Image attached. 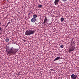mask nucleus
<instances>
[{"mask_svg":"<svg viewBox=\"0 0 79 79\" xmlns=\"http://www.w3.org/2000/svg\"><path fill=\"white\" fill-rule=\"evenodd\" d=\"M6 52H8V55H11L15 54L17 52L16 49H15L13 47L10 48L9 51H8L9 50V47H6Z\"/></svg>","mask_w":79,"mask_h":79,"instance_id":"nucleus-1","label":"nucleus"},{"mask_svg":"<svg viewBox=\"0 0 79 79\" xmlns=\"http://www.w3.org/2000/svg\"><path fill=\"white\" fill-rule=\"evenodd\" d=\"M35 32V31L34 30L32 29L31 30H27L25 32V35H31L32 34H34Z\"/></svg>","mask_w":79,"mask_h":79,"instance_id":"nucleus-2","label":"nucleus"},{"mask_svg":"<svg viewBox=\"0 0 79 79\" xmlns=\"http://www.w3.org/2000/svg\"><path fill=\"white\" fill-rule=\"evenodd\" d=\"M44 25H48V23L47 21V19L45 18L43 23Z\"/></svg>","mask_w":79,"mask_h":79,"instance_id":"nucleus-3","label":"nucleus"},{"mask_svg":"<svg viewBox=\"0 0 79 79\" xmlns=\"http://www.w3.org/2000/svg\"><path fill=\"white\" fill-rule=\"evenodd\" d=\"M74 46H72V47H71V48L69 49V52H73L74 50Z\"/></svg>","mask_w":79,"mask_h":79,"instance_id":"nucleus-4","label":"nucleus"},{"mask_svg":"<svg viewBox=\"0 0 79 79\" xmlns=\"http://www.w3.org/2000/svg\"><path fill=\"white\" fill-rule=\"evenodd\" d=\"M77 75H75L74 74H73L71 75V77L72 79H76L77 77Z\"/></svg>","mask_w":79,"mask_h":79,"instance_id":"nucleus-5","label":"nucleus"},{"mask_svg":"<svg viewBox=\"0 0 79 79\" xmlns=\"http://www.w3.org/2000/svg\"><path fill=\"white\" fill-rule=\"evenodd\" d=\"M35 21H36V19L33 17L31 19V22L32 23H35Z\"/></svg>","mask_w":79,"mask_h":79,"instance_id":"nucleus-6","label":"nucleus"},{"mask_svg":"<svg viewBox=\"0 0 79 79\" xmlns=\"http://www.w3.org/2000/svg\"><path fill=\"white\" fill-rule=\"evenodd\" d=\"M58 2H59V0H55L54 3L55 5H56L58 4Z\"/></svg>","mask_w":79,"mask_h":79,"instance_id":"nucleus-7","label":"nucleus"},{"mask_svg":"<svg viewBox=\"0 0 79 79\" xmlns=\"http://www.w3.org/2000/svg\"><path fill=\"white\" fill-rule=\"evenodd\" d=\"M33 17L34 18L36 19V18H37V14H34V15H32Z\"/></svg>","mask_w":79,"mask_h":79,"instance_id":"nucleus-8","label":"nucleus"},{"mask_svg":"<svg viewBox=\"0 0 79 79\" xmlns=\"http://www.w3.org/2000/svg\"><path fill=\"white\" fill-rule=\"evenodd\" d=\"M60 58V57H57L54 60V61H56V60H59V59Z\"/></svg>","mask_w":79,"mask_h":79,"instance_id":"nucleus-9","label":"nucleus"},{"mask_svg":"<svg viewBox=\"0 0 79 79\" xmlns=\"http://www.w3.org/2000/svg\"><path fill=\"white\" fill-rule=\"evenodd\" d=\"M5 41L6 42H9L10 41V39L8 38H6L5 40Z\"/></svg>","mask_w":79,"mask_h":79,"instance_id":"nucleus-10","label":"nucleus"},{"mask_svg":"<svg viewBox=\"0 0 79 79\" xmlns=\"http://www.w3.org/2000/svg\"><path fill=\"white\" fill-rule=\"evenodd\" d=\"M42 5H40L38 6V8H42Z\"/></svg>","mask_w":79,"mask_h":79,"instance_id":"nucleus-11","label":"nucleus"},{"mask_svg":"<svg viewBox=\"0 0 79 79\" xmlns=\"http://www.w3.org/2000/svg\"><path fill=\"white\" fill-rule=\"evenodd\" d=\"M60 20L61 21V22H63V21L64 20V18H61Z\"/></svg>","mask_w":79,"mask_h":79,"instance_id":"nucleus-12","label":"nucleus"},{"mask_svg":"<svg viewBox=\"0 0 79 79\" xmlns=\"http://www.w3.org/2000/svg\"><path fill=\"white\" fill-rule=\"evenodd\" d=\"M60 48H63L64 47V45L63 44H61L60 46Z\"/></svg>","mask_w":79,"mask_h":79,"instance_id":"nucleus-13","label":"nucleus"},{"mask_svg":"<svg viewBox=\"0 0 79 79\" xmlns=\"http://www.w3.org/2000/svg\"><path fill=\"white\" fill-rule=\"evenodd\" d=\"M2 29L1 28V27H0V34H2Z\"/></svg>","mask_w":79,"mask_h":79,"instance_id":"nucleus-14","label":"nucleus"},{"mask_svg":"<svg viewBox=\"0 0 79 79\" xmlns=\"http://www.w3.org/2000/svg\"><path fill=\"white\" fill-rule=\"evenodd\" d=\"M66 1H67V0H62V1L63 2H66Z\"/></svg>","mask_w":79,"mask_h":79,"instance_id":"nucleus-15","label":"nucleus"},{"mask_svg":"<svg viewBox=\"0 0 79 79\" xmlns=\"http://www.w3.org/2000/svg\"><path fill=\"white\" fill-rule=\"evenodd\" d=\"M10 23V22L8 23H7V25H8V24H9Z\"/></svg>","mask_w":79,"mask_h":79,"instance_id":"nucleus-16","label":"nucleus"},{"mask_svg":"<svg viewBox=\"0 0 79 79\" xmlns=\"http://www.w3.org/2000/svg\"><path fill=\"white\" fill-rule=\"evenodd\" d=\"M35 23V24L36 25H37V23Z\"/></svg>","mask_w":79,"mask_h":79,"instance_id":"nucleus-17","label":"nucleus"},{"mask_svg":"<svg viewBox=\"0 0 79 79\" xmlns=\"http://www.w3.org/2000/svg\"><path fill=\"white\" fill-rule=\"evenodd\" d=\"M8 26V25H7L6 26V27Z\"/></svg>","mask_w":79,"mask_h":79,"instance_id":"nucleus-18","label":"nucleus"},{"mask_svg":"<svg viewBox=\"0 0 79 79\" xmlns=\"http://www.w3.org/2000/svg\"><path fill=\"white\" fill-rule=\"evenodd\" d=\"M30 15V13H29V14H28V15Z\"/></svg>","mask_w":79,"mask_h":79,"instance_id":"nucleus-19","label":"nucleus"}]
</instances>
